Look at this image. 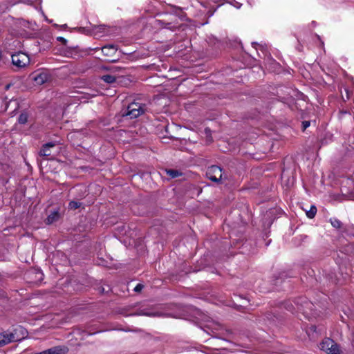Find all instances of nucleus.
Instances as JSON below:
<instances>
[{"label": "nucleus", "instance_id": "obj_1", "mask_svg": "<svg viewBox=\"0 0 354 354\" xmlns=\"http://www.w3.org/2000/svg\"><path fill=\"white\" fill-rule=\"evenodd\" d=\"M27 334L26 330L21 326L15 328L12 333H0V347L12 342L20 341L24 339Z\"/></svg>", "mask_w": 354, "mask_h": 354}, {"label": "nucleus", "instance_id": "obj_2", "mask_svg": "<svg viewBox=\"0 0 354 354\" xmlns=\"http://www.w3.org/2000/svg\"><path fill=\"white\" fill-rule=\"evenodd\" d=\"M12 63L18 68H25L30 64L29 56L22 52H19L12 55Z\"/></svg>", "mask_w": 354, "mask_h": 354}, {"label": "nucleus", "instance_id": "obj_3", "mask_svg": "<svg viewBox=\"0 0 354 354\" xmlns=\"http://www.w3.org/2000/svg\"><path fill=\"white\" fill-rule=\"evenodd\" d=\"M207 177L213 182L219 183L223 178L222 169L216 165H212L207 168Z\"/></svg>", "mask_w": 354, "mask_h": 354}, {"label": "nucleus", "instance_id": "obj_4", "mask_svg": "<svg viewBox=\"0 0 354 354\" xmlns=\"http://www.w3.org/2000/svg\"><path fill=\"white\" fill-rule=\"evenodd\" d=\"M127 115L131 118H136L144 113L145 111V105L133 102L128 106Z\"/></svg>", "mask_w": 354, "mask_h": 354}, {"label": "nucleus", "instance_id": "obj_5", "mask_svg": "<svg viewBox=\"0 0 354 354\" xmlns=\"http://www.w3.org/2000/svg\"><path fill=\"white\" fill-rule=\"evenodd\" d=\"M49 78V75L46 72L41 71L35 73L32 75V79L36 84L41 85L46 82Z\"/></svg>", "mask_w": 354, "mask_h": 354}, {"label": "nucleus", "instance_id": "obj_6", "mask_svg": "<svg viewBox=\"0 0 354 354\" xmlns=\"http://www.w3.org/2000/svg\"><path fill=\"white\" fill-rule=\"evenodd\" d=\"M67 351L65 346H55L35 354H65Z\"/></svg>", "mask_w": 354, "mask_h": 354}, {"label": "nucleus", "instance_id": "obj_7", "mask_svg": "<svg viewBox=\"0 0 354 354\" xmlns=\"http://www.w3.org/2000/svg\"><path fill=\"white\" fill-rule=\"evenodd\" d=\"M55 146L53 142H48L43 145L42 148L39 151L41 156H49L51 154L50 149Z\"/></svg>", "mask_w": 354, "mask_h": 354}, {"label": "nucleus", "instance_id": "obj_8", "mask_svg": "<svg viewBox=\"0 0 354 354\" xmlns=\"http://www.w3.org/2000/svg\"><path fill=\"white\" fill-rule=\"evenodd\" d=\"M102 52L105 56H112L117 52V48L114 45H107L102 48Z\"/></svg>", "mask_w": 354, "mask_h": 354}, {"label": "nucleus", "instance_id": "obj_9", "mask_svg": "<svg viewBox=\"0 0 354 354\" xmlns=\"http://www.w3.org/2000/svg\"><path fill=\"white\" fill-rule=\"evenodd\" d=\"M334 345V341L331 339L327 338L322 341V342L320 344V348L321 350L325 351L326 353L328 352V350H330V346H333Z\"/></svg>", "mask_w": 354, "mask_h": 354}, {"label": "nucleus", "instance_id": "obj_10", "mask_svg": "<svg viewBox=\"0 0 354 354\" xmlns=\"http://www.w3.org/2000/svg\"><path fill=\"white\" fill-rule=\"evenodd\" d=\"M117 78L116 75L108 74L101 77V80L108 84H112L115 82Z\"/></svg>", "mask_w": 354, "mask_h": 354}, {"label": "nucleus", "instance_id": "obj_11", "mask_svg": "<svg viewBox=\"0 0 354 354\" xmlns=\"http://www.w3.org/2000/svg\"><path fill=\"white\" fill-rule=\"evenodd\" d=\"M134 315H145V316H149V317H155L158 316V313L156 312H151L147 310H140Z\"/></svg>", "mask_w": 354, "mask_h": 354}, {"label": "nucleus", "instance_id": "obj_12", "mask_svg": "<svg viewBox=\"0 0 354 354\" xmlns=\"http://www.w3.org/2000/svg\"><path fill=\"white\" fill-rule=\"evenodd\" d=\"M59 218V213L57 212H53L46 218V223L51 224L56 221Z\"/></svg>", "mask_w": 354, "mask_h": 354}, {"label": "nucleus", "instance_id": "obj_13", "mask_svg": "<svg viewBox=\"0 0 354 354\" xmlns=\"http://www.w3.org/2000/svg\"><path fill=\"white\" fill-rule=\"evenodd\" d=\"M156 23L158 26H160L162 28H168V29H170V30H174V28H175V26H173L171 25V23H168V22H165L164 21H162V20H156Z\"/></svg>", "mask_w": 354, "mask_h": 354}, {"label": "nucleus", "instance_id": "obj_14", "mask_svg": "<svg viewBox=\"0 0 354 354\" xmlns=\"http://www.w3.org/2000/svg\"><path fill=\"white\" fill-rule=\"evenodd\" d=\"M327 354H341L338 345L334 342V345L330 346V350L326 353Z\"/></svg>", "mask_w": 354, "mask_h": 354}, {"label": "nucleus", "instance_id": "obj_15", "mask_svg": "<svg viewBox=\"0 0 354 354\" xmlns=\"http://www.w3.org/2000/svg\"><path fill=\"white\" fill-rule=\"evenodd\" d=\"M28 115L26 113H21L19 118L18 122L19 124H24L28 122Z\"/></svg>", "mask_w": 354, "mask_h": 354}, {"label": "nucleus", "instance_id": "obj_16", "mask_svg": "<svg viewBox=\"0 0 354 354\" xmlns=\"http://www.w3.org/2000/svg\"><path fill=\"white\" fill-rule=\"evenodd\" d=\"M330 222L332 226L336 229H339L342 227V222L337 218H330Z\"/></svg>", "mask_w": 354, "mask_h": 354}, {"label": "nucleus", "instance_id": "obj_17", "mask_svg": "<svg viewBox=\"0 0 354 354\" xmlns=\"http://www.w3.org/2000/svg\"><path fill=\"white\" fill-rule=\"evenodd\" d=\"M317 213V207L315 205H312L309 211L306 212V216L309 218H313L315 217Z\"/></svg>", "mask_w": 354, "mask_h": 354}, {"label": "nucleus", "instance_id": "obj_18", "mask_svg": "<svg viewBox=\"0 0 354 354\" xmlns=\"http://www.w3.org/2000/svg\"><path fill=\"white\" fill-rule=\"evenodd\" d=\"M166 173L172 178H176L181 175V173L174 169H167Z\"/></svg>", "mask_w": 354, "mask_h": 354}, {"label": "nucleus", "instance_id": "obj_19", "mask_svg": "<svg viewBox=\"0 0 354 354\" xmlns=\"http://www.w3.org/2000/svg\"><path fill=\"white\" fill-rule=\"evenodd\" d=\"M121 69V67L111 66L109 68V72L110 74L115 75L117 73L120 72Z\"/></svg>", "mask_w": 354, "mask_h": 354}, {"label": "nucleus", "instance_id": "obj_20", "mask_svg": "<svg viewBox=\"0 0 354 354\" xmlns=\"http://www.w3.org/2000/svg\"><path fill=\"white\" fill-rule=\"evenodd\" d=\"M81 205V203L77 201H71L68 204V207L70 209H75L80 207Z\"/></svg>", "mask_w": 354, "mask_h": 354}, {"label": "nucleus", "instance_id": "obj_21", "mask_svg": "<svg viewBox=\"0 0 354 354\" xmlns=\"http://www.w3.org/2000/svg\"><path fill=\"white\" fill-rule=\"evenodd\" d=\"M316 326L314 325L310 326L307 330V333L310 336L311 333H316Z\"/></svg>", "mask_w": 354, "mask_h": 354}, {"label": "nucleus", "instance_id": "obj_22", "mask_svg": "<svg viewBox=\"0 0 354 354\" xmlns=\"http://www.w3.org/2000/svg\"><path fill=\"white\" fill-rule=\"evenodd\" d=\"M143 285L140 284V283H138L137 284V286L134 288V290L136 292H140L142 290L143 288Z\"/></svg>", "mask_w": 354, "mask_h": 354}, {"label": "nucleus", "instance_id": "obj_23", "mask_svg": "<svg viewBox=\"0 0 354 354\" xmlns=\"http://www.w3.org/2000/svg\"><path fill=\"white\" fill-rule=\"evenodd\" d=\"M310 126V122L308 121H304L303 122V127H304V129H306L307 127H308Z\"/></svg>", "mask_w": 354, "mask_h": 354}, {"label": "nucleus", "instance_id": "obj_24", "mask_svg": "<svg viewBox=\"0 0 354 354\" xmlns=\"http://www.w3.org/2000/svg\"><path fill=\"white\" fill-rule=\"evenodd\" d=\"M57 39L62 41L63 43H66V39H64V37H57Z\"/></svg>", "mask_w": 354, "mask_h": 354}, {"label": "nucleus", "instance_id": "obj_25", "mask_svg": "<svg viewBox=\"0 0 354 354\" xmlns=\"http://www.w3.org/2000/svg\"><path fill=\"white\" fill-rule=\"evenodd\" d=\"M109 67L110 66H103L100 68H101V70L109 71Z\"/></svg>", "mask_w": 354, "mask_h": 354}, {"label": "nucleus", "instance_id": "obj_26", "mask_svg": "<svg viewBox=\"0 0 354 354\" xmlns=\"http://www.w3.org/2000/svg\"><path fill=\"white\" fill-rule=\"evenodd\" d=\"M305 305L306 308H308L312 306V304L308 301H305Z\"/></svg>", "mask_w": 354, "mask_h": 354}, {"label": "nucleus", "instance_id": "obj_27", "mask_svg": "<svg viewBox=\"0 0 354 354\" xmlns=\"http://www.w3.org/2000/svg\"><path fill=\"white\" fill-rule=\"evenodd\" d=\"M205 131V133H206L207 135H209L210 133V129H209L206 128Z\"/></svg>", "mask_w": 354, "mask_h": 354}, {"label": "nucleus", "instance_id": "obj_28", "mask_svg": "<svg viewBox=\"0 0 354 354\" xmlns=\"http://www.w3.org/2000/svg\"><path fill=\"white\" fill-rule=\"evenodd\" d=\"M252 46H254L255 45H257V42H252Z\"/></svg>", "mask_w": 354, "mask_h": 354}, {"label": "nucleus", "instance_id": "obj_29", "mask_svg": "<svg viewBox=\"0 0 354 354\" xmlns=\"http://www.w3.org/2000/svg\"><path fill=\"white\" fill-rule=\"evenodd\" d=\"M303 311H304V313H307V312L305 311V309H303Z\"/></svg>", "mask_w": 354, "mask_h": 354}, {"label": "nucleus", "instance_id": "obj_30", "mask_svg": "<svg viewBox=\"0 0 354 354\" xmlns=\"http://www.w3.org/2000/svg\"><path fill=\"white\" fill-rule=\"evenodd\" d=\"M303 311H304V313H307V312L305 311V309H303Z\"/></svg>", "mask_w": 354, "mask_h": 354}]
</instances>
